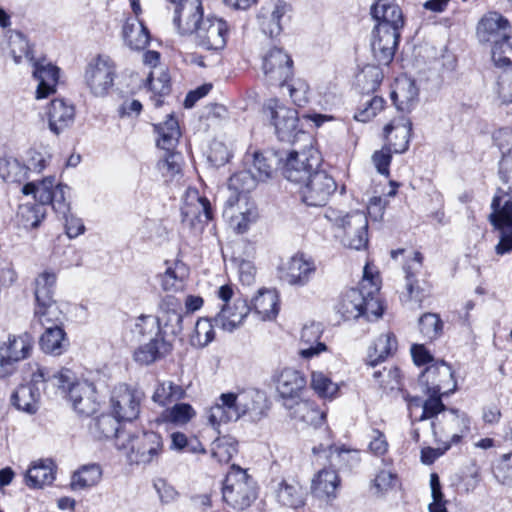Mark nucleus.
<instances>
[{
	"mask_svg": "<svg viewBox=\"0 0 512 512\" xmlns=\"http://www.w3.org/2000/svg\"><path fill=\"white\" fill-rule=\"evenodd\" d=\"M363 280L360 287L347 290L337 306L344 320L358 319L370 316L379 318L383 314V306L379 299L378 287L373 282L369 267H364Z\"/></svg>",
	"mask_w": 512,
	"mask_h": 512,
	"instance_id": "1",
	"label": "nucleus"
},
{
	"mask_svg": "<svg viewBox=\"0 0 512 512\" xmlns=\"http://www.w3.org/2000/svg\"><path fill=\"white\" fill-rule=\"evenodd\" d=\"M68 371H55L51 368L38 366L31 375L29 383L19 385L10 396V404L18 411L29 415L36 414L39 410V402L42 389L46 390L49 386L61 385L62 381L69 380Z\"/></svg>",
	"mask_w": 512,
	"mask_h": 512,
	"instance_id": "2",
	"label": "nucleus"
},
{
	"mask_svg": "<svg viewBox=\"0 0 512 512\" xmlns=\"http://www.w3.org/2000/svg\"><path fill=\"white\" fill-rule=\"evenodd\" d=\"M263 112L274 126L279 141L295 144L303 140L311 143L310 135L300 126L296 109L287 107L280 100L274 98L265 103Z\"/></svg>",
	"mask_w": 512,
	"mask_h": 512,
	"instance_id": "3",
	"label": "nucleus"
},
{
	"mask_svg": "<svg viewBox=\"0 0 512 512\" xmlns=\"http://www.w3.org/2000/svg\"><path fill=\"white\" fill-rule=\"evenodd\" d=\"M258 497L256 481L247 470L231 465L222 485V499L232 509L243 511L249 508Z\"/></svg>",
	"mask_w": 512,
	"mask_h": 512,
	"instance_id": "4",
	"label": "nucleus"
},
{
	"mask_svg": "<svg viewBox=\"0 0 512 512\" xmlns=\"http://www.w3.org/2000/svg\"><path fill=\"white\" fill-rule=\"evenodd\" d=\"M490 224L499 232L495 253L504 256L512 253V195L498 188L491 202Z\"/></svg>",
	"mask_w": 512,
	"mask_h": 512,
	"instance_id": "5",
	"label": "nucleus"
},
{
	"mask_svg": "<svg viewBox=\"0 0 512 512\" xmlns=\"http://www.w3.org/2000/svg\"><path fill=\"white\" fill-rule=\"evenodd\" d=\"M59 371H68L70 373L69 380L62 381V385H55L54 388L61 390L66 395L74 410L80 415L94 414L98 410L95 385L88 381H78L75 373L68 368H62Z\"/></svg>",
	"mask_w": 512,
	"mask_h": 512,
	"instance_id": "6",
	"label": "nucleus"
},
{
	"mask_svg": "<svg viewBox=\"0 0 512 512\" xmlns=\"http://www.w3.org/2000/svg\"><path fill=\"white\" fill-rule=\"evenodd\" d=\"M70 188L65 184H55V177H46L40 182H29L25 184L22 191L25 195H33L35 201H38L46 207L51 205L54 212L60 216L68 214L70 211V202L66 194Z\"/></svg>",
	"mask_w": 512,
	"mask_h": 512,
	"instance_id": "7",
	"label": "nucleus"
},
{
	"mask_svg": "<svg viewBox=\"0 0 512 512\" xmlns=\"http://www.w3.org/2000/svg\"><path fill=\"white\" fill-rule=\"evenodd\" d=\"M301 201L310 207H323L338 189L336 180L325 170H316L299 183Z\"/></svg>",
	"mask_w": 512,
	"mask_h": 512,
	"instance_id": "8",
	"label": "nucleus"
},
{
	"mask_svg": "<svg viewBox=\"0 0 512 512\" xmlns=\"http://www.w3.org/2000/svg\"><path fill=\"white\" fill-rule=\"evenodd\" d=\"M121 447L129 450L130 463L148 465L158 460L163 452V441L159 433L143 431L136 435H129L127 443H121Z\"/></svg>",
	"mask_w": 512,
	"mask_h": 512,
	"instance_id": "9",
	"label": "nucleus"
},
{
	"mask_svg": "<svg viewBox=\"0 0 512 512\" xmlns=\"http://www.w3.org/2000/svg\"><path fill=\"white\" fill-rule=\"evenodd\" d=\"M116 75L113 60L108 56L98 55L88 63L84 79L95 97H105L114 86Z\"/></svg>",
	"mask_w": 512,
	"mask_h": 512,
	"instance_id": "10",
	"label": "nucleus"
},
{
	"mask_svg": "<svg viewBox=\"0 0 512 512\" xmlns=\"http://www.w3.org/2000/svg\"><path fill=\"white\" fill-rule=\"evenodd\" d=\"M34 338L29 332L9 335L7 342H0V376L11 375L16 364L31 355Z\"/></svg>",
	"mask_w": 512,
	"mask_h": 512,
	"instance_id": "11",
	"label": "nucleus"
},
{
	"mask_svg": "<svg viewBox=\"0 0 512 512\" xmlns=\"http://www.w3.org/2000/svg\"><path fill=\"white\" fill-rule=\"evenodd\" d=\"M143 398L144 393L140 389L125 383L119 384L114 387L111 394V412L118 419L131 422L139 416Z\"/></svg>",
	"mask_w": 512,
	"mask_h": 512,
	"instance_id": "12",
	"label": "nucleus"
},
{
	"mask_svg": "<svg viewBox=\"0 0 512 512\" xmlns=\"http://www.w3.org/2000/svg\"><path fill=\"white\" fill-rule=\"evenodd\" d=\"M321 162L320 152L313 147L300 152L291 151L283 166V175L288 181L299 184L319 170Z\"/></svg>",
	"mask_w": 512,
	"mask_h": 512,
	"instance_id": "13",
	"label": "nucleus"
},
{
	"mask_svg": "<svg viewBox=\"0 0 512 512\" xmlns=\"http://www.w3.org/2000/svg\"><path fill=\"white\" fill-rule=\"evenodd\" d=\"M196 46L218 52L226 47L229 35L228 23L215 16H207L192 33Z\"/></svg>",
	"mask_w": 512,
	"mask_h": 512,
	"instance_id": "14",
	"label": "nucleus"
},
{
	"mask_svg": "<svg viewBox=\"0 0 512 512\" xmlns=\"http://www.w3.org/2000/svg\"><path fill=\"white\" fill-rule=\"evenodd\" d=\"M213 218L214 211L210 201L200 196L198 190H188L185 203L181 207L182 224L201 231Z\"/></svg>",
	"mask_w": 512,
	"mask_h": 512,
	"instance_id": "15",
	"label": "nucleus"
},
{
	"mask_svg": "<svg viewBox=\"0 0 512 512\" xmlns=\"http://www.w3.org/2000/svg\"><path fill=\"white\" fill-rule=\"evenodd\" d=\"M262 70L270 85L284 86L293 77V60L282 48L273 47L262 60Z\"/></svg>",
	"mask_w": 512,
	"mask_h": 512,
	"instance_id": "16",
	"label": "nucleus"
},
{
	"mask_svg": "<svg viewBox=\"0 0 512 512\" xmlns=\"http://www.w3.org/2000/svg\"><path fill=\"white\" fill-rule=\"evenodd\" d=\"M306 386L304 375L293 368H284L277 380V391L287 409L297 407V412L307 410L309 405L300 401L302 390Z\"/></svg>",
	"mask_w": 512,
	"mask_h": 512,
	"instance_id": "17",
	"label": "nucleus"
},
{
	"mask_svg": "<svg viewBox=\"0 0 512 512\" xmlns=\"http://www.w3.org/2000/svg\"><path fill=\"white\" fill-rule=\"evenodd\" d=\"M491 57L494 65L506 72L498 82L500 97L503 102L512 103V78L507 74L512 68V32L491 46Z\"/></svg>",
	"mask_w": 512,
	"mask_h": 512,
	"instance_id": "18",
	"label": "nucleus"
},
{
	"mask_svg": "<svg viewBox=\"0 0 512 512\" xmlns=\"http://www.w3.org/2000/svg\"><path fill=\"white\" fill-rule=\"evenodd\" d=\"M173 24L181 35L192 33L203 22L204 12L201 0H174Z\"/></svg>",
	"mask_w": 512,
	"mask_h": 512,
	"instance_id": "19",
	"label": "nucleus"
},
{
	"mask_svg": "<svg viewBox=\"0 0 512 512\" xmlns=\"http://www.w3.org/2000/svg\"><path fill=\"white\" fill-rule=\"evenodd\" d=\"M316 272V264L312 257L297 253L280 269V279L291 286L307 285Z\"/></svg>",
	"mask_w": 512,
	"mask_h": 512,
	"instance_id": "20",
	"label": "nucleus"
},
{
	"mask_svg": "<svg viewBox=\"0 0 512 512\" xmlns=\"http://www.w3.org/2000/svg\"><path fill=\"white\" fill-rule=\"evenodd\" d=\"M340 225L344 229L351 249L361 250L367 247L369 221L364 212L356 211L347 214L341 219Z\"/></svg>",
	"mask_w": 512,
	"mask_h": 512,
	"instance_id": "21",
	"label": "nucleus"
},
{
	"mask_svg": "<svg viewBox=\"0 0 512 512\" xmlns=\"http://www.w3.org/2000/svg\"><path fill=\"white\" fill-rule=\"evenodd\" d=\"M167 333L168 331L146 339L147 342L135 349L134 361L142 366H148L169 355L173 350V344L166 339Z\"/></svg>",
	"mask_w": 512,
	"mask_h": 512,
	"instance_id": "22",
	"label": "nucleus"
},
{
	"mask_svg": "<svg viewBox=\"0 0 512 512\" xmlns=\"http://www.w3.org/2000/svg\"><path fill=\"white\" fill-rule=\"evenodd\" d=\"M511 32L512 27L509 20L496 11L486 13L477 25V36L479 40L481 42L490 43L491 46Z\"/></svg>",
	"mask_w": 512,
	"mask_h": 512,
	"instance_id": "23",
	"label": "nucleus"
},
{
	"mask_svg": "<svg viewBox=\"0 0 512 512\" xmlns=\"http://www.w3.org/2000/svg\"><path fill=\"white\" fill-rule=\"evenodd\" d=\"M159 314L155 319L164 330L170 329V333L178 335L183 330V309L182 302L174 295H166L159 303Z\"/></svg>",
	"mask_w": 512,
	"mask_h": 512,
	"instance_id": "24",
	"label": "nucleus"
},
{
	"mask_svg": "<svg viewBox=\"0 0 512 512\" xmlns=\"http://www.w3.org/2000/svg\"><path fill=\"white\" fill-rule=\"evenodd\" d=\"M239 402L240 393H222L218 401L209 410V423L215 427L221 423L237 421L239 418H241V408Z\"/></svg>",
	"mask_w": 512,
	"mask_h": 512,
	"instance_id": "25",
	"label": "nucleus"
},
{
	"mask_svg": "<svg viewBox=\"0 0 512 512\" xmlns=\"http://www.w3.org/2000/svg\"><path fill=\"white\" fill-rule=\"evenodd\" d=\"M250 312L251 307L248 301L243 298H236L232 305L224 304L221 307L220 311L214 316V322L223 331L233 332L243 323Z\"/></svg>",
	"mask_w": 512,
	"mask_h": 512,
	"instance_id": "26",
	"label": "nucleus"
},
{
	"mask_svg": "<svg viewBox=\"0 0 512 512\" xmlns=\"http://www.w3.org/2000/svg\"><path fill=\"white\" fill-rule=\"evenodd\" d=\"M49 129L55 135L69 128L75 119V107L64 99L55 98L47 107Z\"/></svg>",
	"mask_w": 512,
	"mask_h": 512,
	"instance_id": "27",
	"label": "nucleus"
},
{
	"mask_svg": "<svg viewBox=\"0 0 512 512\" xmlns=\"http://www.w3.org/2000/svg\"><path fill=\"white\" fill-rule=\"evenodd\" d=\"M241 417L248 416L252 422H258L267 415L270 408L267 395L259 389H247L240 392Z\"/></svg>",
	"mask_w": 512,
	"mask_h": 512,
	"instance_id": "28",
	"label": "nucleus"
},
{
	"mask_svg": "<svg viewBox=\"0 0 512 512\" xmlns=\"http://www.w3.org/2000/svg\"><path fill=\"white\" fill-rule=\"evenodd\" d=\"M371 15L376 25L401 30L404 26V15L395 0H376L371 7Z\"/></svg>",
	"mask_w": 512,
	"mask_h": 512,
	"instance_id": "29",
	"label": "nucleus"
},
{
	"mask_svg": "<svg viewBox=\"0 0 512 512\" xmlns=\"http://www.w3.org/2000/svg\"><path fill=\"white\" fill-rule=\"evenodd\" d=\"M412 122L410 119H401L400 122H391L384 127L386 147L393 153L401 154L408 150L412 134Z\"/></svg>",
	"mask_w": 512,
	"mask_h": 512,
	"instance_id": "30",
	"label": "nucleus"
},
{
	"mask_svg": "<svg viewBox=\"0 0 512 512\" xmlns=\"http://www.w3.org/2000/svg\"><path fill=\"white\" fill-rule=\"evenodd\" d=\"M33 76L38 81L36 98L44 99L55 93L60 69L51 63L43 64L40 61H36L34 63Z\"/></svg>",
	"mask_w": 512,
	"mask_h": 512,
	"instance_id": "31",
	"label": "nucleus"
},
{
	"mask_svg": "<svg viewBox=\"0 0 512 512\" xmlns=\"http://www.w3.org/2000/svg\"><path fill=\"white\" fill-rule=\"evenodd\" d=\"M446 380L456 381L454 370L444 360L433 361L419 376V382L426 387L425 390H431L436 386H439L440 390H444Z\"/></svg>",
	"mask_w": 512,
	"mask_h": 512,
	"instance_id": "32",
	"label": "nucleus"
},
{
	"mask_svg": "<svg viewBox=\"0 0 512 512\" xmlns=\"http://www.w3.org/2000/svg\"><path fill=\"white\" fill-rule=\"evenodd\" d=\"M251 312L260 320H272L279 313V297L275 290L260 289L249 303Z\"/></svg>",
	"mask_w": 512,
	"mask_h": 512,
	"instance_id": "33",
	"label": "nucleus"
},
{
	"mask_svg": "<svg viewBox=\"0 0 512 512\" xmlns=\"http://www.w3.org/2000/svg\"><path fill=\"white\" fill-rule=\"evenodd\" d=\"M390 98L398 111L409 113L419 100V89L412 79L399 81L390 93Z\"/></svg>",
	"mask_w": 512,
	"mask_h": 512,
	"instance_id": "34",
	"label": "nucleus"
},
{
	"mask_svg": "<svg viewBox=\"0 0 512 512\" xmlns=\"http://www.w3.org/2000/svg\"><path fill=\"white\" fill-rule=\"evenodd\" d=\"M495 141L502 153L498 174L502 182L507 184L512 178V129H500L495 134Z\"/></svg>",
	"mask_w": 512,
	"mask_h": 512,
	"instance_id": "35",
	"label": "nucleus"
},
{
	"mask_svg": "<svg viewBox=\"0 0 512 512\" xmlns=\"http://www.w3.org/2000/svg\"><path fill=\"white\" fill-rule=\"evenodd\" d=\"M69 346L64 327L47 326L39 339V347L45 354L62 355Z\"/></svg>",
	"mask_w": 512,
	"mask_h": 512,
	"instance_id": "36",
	"label": "nucleus"
},
{
	"mask_svg": "<svg viewBox=\"0 0 512 512\" xmlns=\"http://www.w3.org/2000/svg\"><path fill=\"white\" fill-rule=\"evenodd\" d=\"M123 38L131 49L142 50L150 43V32L137 17L127 18L123 25Z\"/></svg>",
	"mask_w": 512,
	"mask_h": 512,
	"instance_id": "37",
	"label": "nucleus"
},
{
	"mask_svg": "<svg viewBox=\"0 0 512 512\" xmlns=\"http://www.w3.org/2000/svg\"><path fill=\"white\" fill-rule=\"evenodd\" d=\"M54 480V462L51 459L34 462L25 474V484L32 489L52 484Z\"/></svg>",
	"mask_w": 512,
	"mask_h": 512,
	"instance_id": "38",
	"label": "nucleus"
},
{
	"mask_svg": "<svg viewBox=\"0 0 512 512\" xmlns=\"http://www.w3.org/2000/svg\"><path fill=\"white\" fill-rule=\"evenodd\" d=\"M277 502L288 508L297 509L305 504V491L296 481L282 479L275 490Z\"/></svg>",
	"mask_w": 512,
	"mask_h": 512,
	"instance_id": "39",
	"label": "nucleus"
},
{
	"mask_svg": "<svg viewBox=\"0 0 512 512\" xmlns=\"http://www.w3.org/2000/svg\"><path fill=\"white\" fill-rule=\"evenodd\" d=\"M457 390V381H454L452 388L440 390L439 386L433 387L431 390H425L427 399L424 401V407L417 421H424L435 418L438 414L446 410L442 397H448Z\"/></svg>",
	"mask_w": 512,
	"mask_h": 512,
	"instance_id": "40",
	"label": "nucleus"
},
{
	"mask_svg": "<svg viewBox=\"0 0 512 512\" xmlns=\"http://www.w3.org/2000/svg\"><path fill=\"white\" fill-rule=\"evenodd\" d=\"M340 485V478L335 469L323 468L312 481V492L319 498L334 499Z\"/></svg>",
	"mask_w": 512,
	"mask_h": 512,
	"instance_id": "41",
	"label": "nucleus"
},
{
	"mask_svg": "<svg viewBox=\"0 0 512 512\" xmlns=\"http://www.w3.org/2000/svg\"><path fill=\"white\" fill-rule=\"evenodd\" d=\"M397 338L392 332L381 334L369 348L367 364L375 367L396 352Z\"/></svg>",
	"mask_w": 512,
	"mask_h": 512,
	"instance_id": "42",
	"label": "nucleus"
},
{
	"mask_svg": "<svg viewBox=\"0 0 512 512\" xmlns=\"http://www.w3.org/2000/svg\"><path fill=\"white\" fill-rule=\"evenodd\" d=\"M322 333L323 328L320 323L312 322L302 328L301 342L309 345L306 348H302L300 351V355L303 358L310 359L327 349L325 343L319 341Z\"/></svg>",
	"mask_w": 512,
	"mask_h": 512,
	"instance_id": "43",
	"label": "nucleus"
},
{
	"mask_svg": "<svg viewBox=\"0 0 512 512\" xmlns=\"http://www.w3.org/2000/svg\"><path fill=\"white\" fill-rule=\"evenodd\" d=\"M155 131L159 134L157 146L163 150H172L181 136L178 120L173 115H168L166 121L154 125Z\"/></svg>",
	"mask_w": 512,
	"mask_h": 512,
	"instance_id": "44",
	"label": "nucleus"
},
{
	"mask_svg": "<svg viewBox=\"0 0 512 512\" xmlns=\"http://www.w3.org/2000/svg\"><path fill=\"white\" fill-rule=\"evenodd\" d=\"M290 10L284 1H278L269 16L258 15L261 31L270 38L277 37L282 32L281 19Z\"/></svg>",
	"mask_w": 512,
	"mask_h": 512,
	"instance_id": "45",
	"label": "nucleus"
},
{
	"mask_svg": "<svg viewBox=\"0 0 512 512\" xmlns=\"http://www.w3.org/2000/svg\"><path fill=\"white\" fill-rule=\"evenodd\" d=\"M34 317L46 328L47 326L63 327L65 313L56 300L35 304Z\"/></svg>",
	"mask_w": 512,
	"mask_h": 512,
	"instance_id": "46",
	"label": "nucleus"
},
{
	"mask_svg": "<svg viewBox=\"0 0 512 512\" xmlns=\"http://www.w3.org/2000/svg\"><path fill=\"white\" fill-rule=\"evenodd\" d=\"M102 477V469L99 464L91 463L81 466L71 478L72 490H83L98 484Z\"/></svg>",
	"mask_w": 512,
	"mask_h": 512,
	"instance_id": "47",
	"label": "nucleus"
},
{
	"mask_svg": "<svg viewBox=\"0 0 512 512\" xmlns=\"http://www.w3.org/2000/svg\"><path fill=\"white\" fill-rule=\"evenodd\" d=\"M47 208L38 201L19 206L17 217L19 224L26 230L40 226L46 216Z\"/></svg>",
	"mask_w": 512,
	"mask_h": 512,
	"instance_id": "48",
	"label": "nucleus"
},
{
	"mask_svg": "<svg viewBox=\"0 0 512 512\" xmlns=\"http://www.w3.org/2000/svg\"><path fill=\"white\" fill-rule=\"evenodd\" d=\"M145 87L152 92L151 100L154 106L159 108L163 105V98L171 92V78L167 71H161L160 75L155 78L151 72L145 82Z\"/></svg>",
	"mask_w": 512,
	"mask_h": 512,
	"instance_id": "49",
	"label": "nucleus"
},
{
	"mask_svg": "<svg viewBox=\"0 0 512 512\" xmlns=\"http://www.w3.org/2000/svg\"><path fill=\"white\" fill-rule=\"evenodd\" d=\"M123 420L115 417L113 412L111 414H101L98 416L92 426L94 435L99 439H110L116 437L120 439L123 432L120 431V423Z\"/></svg>",
	"mask_w": 512,
	"mask_h": 512,
	"instance_id": "50",
	"label": "nucleus"
},
{
	"mask_svg": "<svg viewBox=\"0 0 512 512\" xmlns=\"http://www.w3.org/2000/svg\"><path fill=\"white\" fill-rule=\"evenodd\" d=\"M57 277L53 272L44 271L35 279V304L53 301Z\"/></svg>",
	"mask_w": 512,
	"mask_h": 512,
	"instance_id": "51",
	"label": "nucleus"
},
{
	"mask_svg": "<svg viewBox=\"0 0 512 512\" xmlns=\"http://www.w3.org/2000/svg\"><path fill=\"white\" fill-rule=\"evenodd\" d=\"M188 275L187 266L180 261L174 263L173 267H168L161 276V286L165 291H177L184 285Z\"/></svg>",
	"mask_w": 512,
	"mask_h": 512,
	"instance_id": "52",
	"label": "nucleus"
},
{
	"mask_svg": "<svg viewBox=\"0 0 512 512\" xmlns=\"http://www.w3.org/2000/svg\"><path fill=\"white\" fill-rule=\"evenodd\" d=\"M185 396V390L172 381L160 382L153 393L152 399L161 406L169 405L181 400Z\"/></svg>",
	"mask_w": 512,
	"mask_h": 512,
	"instance_id": "53",
	"label": "nucleus"
},
{
	"mask_svg": "<svg viewBox=\"0 0 512 512\" xmlns=\"http://www.w3.org/2000/svg\"><path fill=\"white\" fill-rule=\"evenodd\" d=\"M419 329L426 339L433 341L443 335L444 322L439 314L427 312L419 318Z\"/></svg>",
	"mask_w": 512,
	"mask_h": 512,
	"instance_id": "54",
	"label": "nucleus"
},
{
	"mask_svg": "<svg viewBox=\"0 0 512 512\" xmlns=\"http://www.w3.org/2000/svg\"><path fill=\"white\" fill-rule=\"evenodd\" d=\"M423 265V255L419 251L414 252V258L403 266L405 272L406 289L410 296H418L423 290L418 285L416 273Z\"/></svg>",
	"mask_w": 512,
	"mask_h": 512,
	"instance_id": "55",
	"label": "nucleus"
},
{
	"mask_svg": "<svg viewBox=\"0 0 512 512\" xmlns=\"http://www.w3.org/2000/svg\"><path fill=\"white\" fill-rule=\"evenodd\" d=\"M259 180L252 169H244L234 173L228 181V187L237 194L248 193L256 187Z\"/></svg>",
	"mask_w": 512,
	"mask_h": 512,
	"instance_id": "56",
	"label": "nucleus"
},
{
	"mask_svg": "<svg viewBox=\"0 0 512 512\" xmlns=\"http://www.w3.org/2000/svg\"><path fill=\"white\" fill-rule=\"evenodd\" d=\"M238 453V442L232 437H222L213 443L212 457L219 463H228Z\"/></svg>",
	"mask_w": 512,
	"mask_h": 512,
	"instance_id": "57",
	"label": "nucleus"
},
{
	"mask_svg": "<svg viewBox=\"0 0 512 512\" xmlns=\"http://www.w3.org/2000/svg\"><path fill=\"white\" fill-rule=\"evenodd\" d=\"M135 333L140 336L141 340L153 338L158 334L166 332L159 324V320L151 315L142 314L136 319Z\"/></svg>",
	"mask_w": 512,
	"mask_h": 512,
	"instance_id": "58",
	"label": "nucleus"
},
{
	"mask_svg": "<svg viewBox=\"0 0 512 512\" xmlns=\"http://www.w3.org/2000/svg\"><path fill=\"white\" fill-rule=\"evenodd\" d=\"M311 387L322 398H331L339 390L338 385L322 372L312 373Z\"/></svg>",
	"mask_w": 512,
	"mask_h": 512,
	"instance_id": "59",
	"label": "nucleus"
},
{
	"mask_svg": "<svg viewBox=\"0 0 512 512\" xmlns=\"http://www.w3.org/2000/svg\"><path fill=\"white\" fill-rule=\"evenodd\" d=\"M401 37V30L385 28L383 25H375L372 31L371 42H379L380 46L397 49Z\"/></svg>",
	"mask_w": 512,
	"mask_h": 512,
	"instance_id": "60",
	"label": "nucleus"
},
{
	"mask_svg": "<svg viewBox=\"0 0 512 512\" xmlns=\"http://www.w3.org/2000/svg\"><path fill=\"white\" fill-rule=\"evenodd\" d=\"M214 317L200 318L195 325L194 338L201 346H206L215 338Z\"/></svg>",
	"mask_w": 512,
	"mask_h": 512,
	"instance_id": "61",
	"label": "nucleus"
},
{
	"mask_svg": "<svg viewBox=\"0 0 512 512\" xmlns=\"http://www.w3.org/2000/svg\"><path fill=\"white\" fill-rule=\"evenodd\" d=\"M249 168L252 169L253 174L259 181L269 179L273 172V166L270 159L261 152H254L253 162Z\"/></svg>",
	"mask_w": 512,
	"mask_h": 512,
	"instance_id": "62",
	"label": "nucleus"
},
{
	"mask_svg": "<svg viewBox=\"0 0 512 512\" xmlns=\"http://www.w3.org/2000/svg\"><path fill=\"white\" fill-rule=\"evenodd\" d=\"M384 105L385 100L382 97L374 96L364 104L363 109L356 112L354 118L359 122H368L384 108Z\"/></svg>",
	"mask_w": 512,
	"mask_h": 512,
	"instance_id": "63",
	"label": "nucleus"
},
{
	"mask_svg": "<svg viewBox=\"0 0 512 512\" xmlns=\"http://www.w3.org/2000/svg\"><path fill=\"white\" fill-rule=\"evenodd\" d=\"M494 475L502 484L512 486V452L500 457L494 467Z\"/></svg>",
	"mask_w": 512,
	"mask_h": 512,
	"instance_id": "64",
	"label": "nucleus"
}]
</instances>
